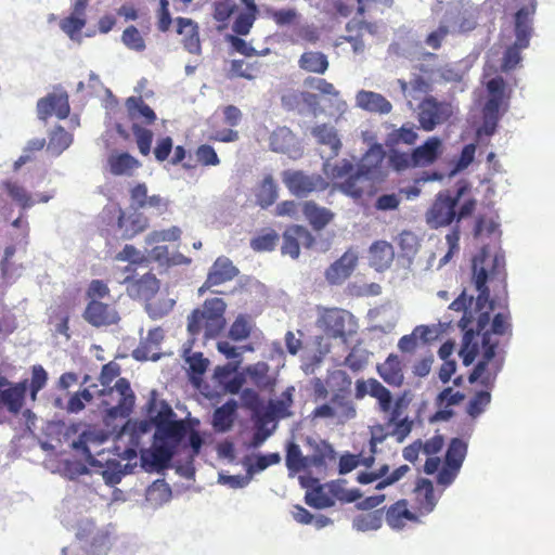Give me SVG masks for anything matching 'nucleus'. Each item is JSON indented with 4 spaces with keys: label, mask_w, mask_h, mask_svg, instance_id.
I'll list each match as a JSON object with an SVG mask.
<instances>
[{
    "label": "nucleus",
    "mask_w": 555,
    "mask_h": 555,
    "mask_svg": "<svg viewBox=\"0 0 555 555\" xmlns=\"http://www.w3.org/2000/svg\"><path fill=\"white\" fill-rule=\"evenodd\" d=\"M473 282L478 296L476 298L477 318L474 326L475 338L481 336L479 347L480 359L468 376V382H479L483 387L492 386L499 372L503 366V357L498 356L499 340L493 335L512 336V324L509 313L499 312L493 317L490 328V313L493 310V302L490 300V289L487 286L488 280L505 279V259L503 255L491 256L486 248L473 258L472 264Z\"/></svg>",
    "instance_id": "1"
},
{
    "label": "nucleus",
    "mask_w": 555,
    "mask_h": 555,
    "mask_svg": "<svg viewBox=\"0 0 555 555\" xmlns=\"http://www.w3.org/2000/svg\"><path fill=\"white\" fill-rule=\"evenodd\" d=\"M225 302L214 297L204 301L202 309H195L189 317L188 331L192 336L204 333L206 339L215 338L225 325Z\"/></svg>",
    "instance_id": "2"
},
{
    "label": "nucleus",
    "mask_w": 555,
    "mask_h": 555,
    "mask_svg": "<svg viewBox=\"0 0 555 555\" xmlns=\"http://www.w3.org/2000/svg\"><path fill=\"white\" fill-rule=\"evenodd\" d=\"M127 116L132 121L131 130L139 152L147 156L152 151L153 132L144 126L153 125L157 116L142 96H130L125 103Z\"/></svg>",
    "instance_id": "3"
},
{
    "label": "nucleus",
    "mask_w": 555,
    "mask_h": 555,
    "mask_svg": "<svg viewBox=\"0 0 555 555\" xmlns=\"http://www.w3.org/2000/svg\"><path fill=\"white\" fill-rule=\"evenodd\" d=\"M473 296H468L466 292L463 291L449 306L451 310L457 312L463 311V317L459 321V327L464 332L460 354L465 366L470 365L479 353V345L475 341V330L474 326H472L474 322L476 323V319L474 313L468 311V307L473 304Z\"/></svg>",
    "instance_id": "4"
},
{
    "label": "nucleus",
    "mask_w": 555,
    "mask_h": 555,
    "mask_svg": "<svg viewBox=\"0 0 555 555\" xmlns=\"http://www.w3.org/2000/svg\"><path fill=\"white\" fill-rule=\"evenodd\" d=\"M463 191L452 196L450 191L439 192L425 214L426 223L430 229L444 228L456 221V207Z\"/></svg>",
    "instance_id": "5"
},
{
    "label": "nucleus",
    "mask_w": 555,
    "mask_h": 555,
    "mask_svg": "<svg viewBox=\"0 0 555 555\" xmlns=\"http://www.w3.org/2000/svg\"><path fill=\"white\" fill-rule=\"evenodd\" d=\"M453 114L452 105L428 95L418 104L417 120L425 131H433L437 126L447 122Z\"/></svg>",
    "instance_id": "6"
},
{
    "label": "nucleus",
    "mask_w": 555,
    "mask_h": 555,
    "mask_svg": "<svg viewBox=\"0 0 555 555\" xmlns=\"http://www.w3.org/2000/svg\"><path fill=\"white\" fill-rule=\"evenodd\" d=\"M282 180L287 190L297 197H306L312 192H321L328 186L321 175H307L301 170H285L282 173Z\"/></svg>",
    "instance_id": "7"
},
{
    "label": "nucleus",
    "mask_w": 555,
    "mask_h": 555,
    "mask_svg": "<svg viewBox=\"0 0 555 555\" xmlns=\"http://www.w3.org/2000/svg\"><path fill=\"white\" fill-rule=\"evenodd\" d=\"M467 454V443L460 439H451L444 457V464L438 472L437 482L441 486H450L456 478Z\"/></svg>",
    "instance_id": "8"
},
{
    "label": "nucleus",
    "mask_w": 555,
    "mask_h": 555,
    "mask_svg": "<svg viewBox=\"0 0 555 555\" xmlns=\"http://www.w3.org/2000/svg\"><path fill=\"white\" fill-rule=\"evenodd\" d=\"M322 323L330 337L341 338L344 341L356 333L353 315L344 309H327L322 315Z\"/></svg>",
    "instance_id": "9"
},
{
    "label": "nucleus",
    "mask_w": 555,
    "mask_h": 555,
    "mask_svg": "<svg viewBox=\"0 0 555 555\" xmlns=\"http://www.w3.org/2000/svg\"><path fill=\"white\" fill-rule=\"evenodd\" d=\"M70 113L68 93L59 90L48 93L37 102V115L42 121L55 116L59 119H65Z\"/></svg>",
    "instance_id": "10"
},
{
    "label": "nucleus",
    "mask_w": 555,
    "mask_h": 555,
    "mask_svg": "<svg viewBox=\"0 0 555 555\" xmlns=\"http://www.w3.org/2000/svg\"><path fill=\"white\" fill-rule=\"evenodd\" d=\"M354 202L363 199L364 196H372L375 192V181L358 169L344 181L333 186Z\"/></svg>",
    "instance_id": "11"
},
{
    "label": "nucleus",
    "mask_w": 555,
    "mask_h": 555,
    "mask_svg": "<svg viewBox=\"0 0 555 555\" xmlns=\"http://www.w3.org/2000/svg\"><path fill=\"white\" fill-rule=\"evenodd\" d=\"M334 378H340L343 386L333 393L331 405L337 411V418L346 421L356 416V408L350 399L351 378L343 371L333 374Z\"/></svg>",
    "instance_id": "12"
},
{
    "label": "nucleus",
    "mask_w": 555,
    "mask_h": 555,
    "mask_svg": "<svg viewBox=\"0 0 555 555\" xmlns=\"http://www.w3.org/2000/svg\"><path fill=\"white\" fill-rule=\"evenodd\" d=\"M315 240L313 235L302 225H291L283 233V244L281 251L283 255H289L292 258H298L300 246L310 248Z\"/></svg>",
    "instance_id": "13"
},
{
    "label": "nucleus",
    "mask_w": 555,
    "mask_h": 555,
    "mask_svg": "<svg viewBox=\"0 0 555 555\" xmlns=\"http://www.w3.org/2000/svg\"><path fill=\"white\" fill-rule=\"evenodd\" d=\"M117 228L124 240H131L143 233L150 225L149 218L141 211L134 209L126 212L122 208L117 209Z\"/></svg>",
    "instance_id": "14"
},
{
    "label": "nucleus",
    "mask_w": 555,
    "mask_h": 555,
    "mask_svg": "<svg viewBox=\"0 0 555 555\" xmlns=\"http://www.w3.org/2000/svg\"><path fill=\"white\" fill-rule=\"evenodd\" d=\"M83 319L95 327L107 326L118 322L119 315L113 305L102 300H90L82 313Z\"/></svg>",
    "instance_id": "15"
},
{
    "label": "nucleus",
    "mask_w": 555,
    "mask_h": 555,
    "mask_svg": "<svg viewBox=\"0 0 555 555\" xmlns=\"http://www.w3.org/2000/svg\"><path fill=\"white\" fill-rule=\"evenodd\" d=\"M88 0H74L72 12L60 22V28L70 38L77 39L87 24Z\"/></svg>",
    "instance_id": "16"
},
{
    "label": "nucleus",
    "mask_w": 555,
    "mask_h": 555,
    "mask_svg": "<svg viewBox=\"0 0 555 555\" xmlns=\"http://www.w3.org/2000/svg\"><path fill=\"white\" fill-rule=\"evenodd\" d=\"M386 152L380 144H373L362 156L358 170L374 181L384 175Z\"/></svg>",
    "instance_id": "17"
},
{
    "label": "nucleus",
    "mask_w": 555,
    "mask_h": 555,
    "mask_svg": "<svg viewBox=\"0 0 555 555\" xmlns=\"http://www.w3.org/2000/svg\"><path fill=\"white\" fill-rule=\"evenodd\" d=\"M535 13V1L531 0L515 14V36L518 47L527 48L532 35V16Z\"/></svg>",
    "instance_id": "18"
},
{
    "label": "nucleus",
    "mask_w": 555,
    "mask_h": 555,
    "mask_svg": "<svg viewBox=\"0 0 555 555\" xmlns=\"http://www.w3.org/2000/svg\"><path fill=\"white\" fill-rule=\"evenodd\" d=\"M122 283L128 285L127 292L129 296L139 299H149L159 289V281L151 272L143 274L140 279L137 280L132 279L130 275H127Z\"/></svg>",
    "instance_id": "19"
},
{
    "label": "nucleus",
    "mask_w": 555,
    "mask_h": 555,
    "mask_svg": "<svg viewBox=\"0 0 555 555\" xmlns=\"http://www.w3.org/2000/svg\"><path fill=\"white\" fill-rule=\"evenodd\" d=\"M238 274V270L233 266L232 261L227 257H219L211 266L205 286L211 287L221 285L233 280Z\"/></svg>",
    "instance_id": "20"
},
{
    "label": "nucleus",
    "mask_w": 555,
    "mask_h": 555,
    "mask_svg": "<svg viewBox=\"0 0 555 555\" xmlns=\"http://www.w3.org/2000/svg\"><path fill=\"white\" fill-rule=\"evenodd\" d=\"M358 262V257L352 253H345L339 259L327 268L325 272L326 280L331 284H339L348 279L353 272Z\"/></svg>",
    "instance_id": "21"
},
{
    "label": "nucleus",
    "mask_w": 555,
    "mask_h": 555,
    "mask_svg": "<svg viewBox=\"0 0 555 555\" xmlns=\"http://www.w3.org/2000/svg\"><path fill=\"white\" fill-rule=\"evenodd\" d=\"M408 505V501L401 499L387 508L385 518L390 528L400 530L406 525L408 521H418L417 515L411 512Z\"/></svg>",
    "instance_id": "22"
},
{
    "label": "nucleus",
    "mask_w": 555,
    "mask_h": 555,
    "mask_svg": "<svg viewBox=\"0 0 555 555\" xmlns=\"http://www.w3.org/2000/svg\"><path fill=\"white\" fill-rule=\"evenodd\" d=\"M393 258V247L386 241H376L369 249L370 266L378 272H383L388 269L391 266Z\"/></svg>",
    "instance_id": "23"
},
{
    "label": "nucleus",
    "mask_w": 555,
    "mask_h": 555,
    "mask_svg": "<svg viewBox=\"0 0 555 555\" xmlns=\"http://www.w3.org/2000/svg\"><path fill=\"white\" fill-rule=\"evenodd\" d=\"M27 388L28 380L24 379L0 390V401L7 406L9 412L17 414L22 410Z\"/></svg>",
    "instance_id": "24"
},
{
    "label": "nucleus",
    "mask_w": 555,
    "mask_h": 555,
    "mask_svg": "<svg viewBox=\"0 0 555 555\" xmlns=\"http://www.w3.org/2000/svg\"><path fill=\"white\" fill-rule=\"evenodd\" d=\"M357 105L370 113L388 114L392 109L391 103L380 93L360 90L356 95Z\"/></svg>",
    "instance_id": "25"
},
{
    "label": "nucleus",
    "mask_w": 555,
    "mask_h": 555,
    "mask_svg": "<svg viewBox=\"0 0 555 555\" xmlns=\"http://www.w3.org/2000/svg\"><path fill=\"white\" fill-rule=\"evenodd\" d=\"M441 141L437 137L428 138L424 144L413 150L412 159L415 167H426L434 164L439 157Z\"/></svg>",
    "instance_id": "26"
},
{
    "label": "nucleus",
    "mask_w": 555,
    "mask_h": 555,
    "mask_svg": "<svg viewBox=\"0 0 555 555\" xmlns=\"http://www.w3.org/2000/svg\"><path fill=\"white\" fill-rule=\"evenodd\" d=\"M377 372L385 383L400 387L404 380L403 365L397 354H389L384 363L377 365Z\"/></svg>",
    "instance_id": "27"
},
{
    "label": "nucleus",
    "mask_w": 555,
    "mask_h": 555,
    "mask_svg": "<svg viewBox=\"0 0 555 555\" xmlns=\"http://www.w3.org/2000/svg\"><path fill=\"white\" fill-rule=\"evenodd\" d=\"M109 393L117 396V404L113 408L115 413L128 416L132 411L135 399L130 383L126 378L117 379L114 387L109 389Z\"/></svg>",
    "instance_id": "28"
},
{
    "label": "nucleus",
    "mask_w": 555,
    "mask_h": 555,
    "mask_svg": "<svg viewBox=\"0 0 555 555\" xmlns=\"http://www.w3.org/2000/svg\"><path fill=\"white\" fill-rule=\"evenodd\" d=\"M105 437L102 434H98L92 430L82 431L78 439L73 441V449L79 451L85 456L86 462L90 466H99L102 467V464L93 456L90 451V446H100L104 442Z\"/></svg>",
    "instance_id": "29"
},
{
    "label": "nucleus",
    "mask_w": 555,
    "mask_h": 555,
    "mask_svg": "<svg viewBox=\"0 0 555 555\" xmlns=\"http://www.w3.org/2000/svg\"><path fill=\"white\" fill-rule=\"evenodd\" d=\"M177 23V33L180 35H184L183 37V47L192 54L201 53V40L198 34L197 24L191 18L178 17L176 20Z\"/></svg>",
    "instance_id": "30"
},
{
    "label": "nucleus",
    "mask_w": 555,
    "mask_h": 555,
    "mask_svg": "<svg viewBox=\"0 0 555 555\" xmlns=\"http://www.w3.org/2000/svg\"><path fill=\"white\" fill-rule=\"evenodd\" d=\"M109 172L113 176H132L141 167V163L128 152L113 153L107 158Z\"/></svg>",
    "instance_id": "31"
},
{
    "label": "nucleus",
    "mask_w": 555,
    "mask_h": 555,
    "mask_svg": "<svg viewBox=\"0 0 555 555\" xmlns=\"http://www.w3.org/2000/svg\"><path fill=\"white\" fill-rule=\"evenodd\" d=\"M294 387L284 390L278 400H271L267 406L263 418L276 421L292 415L291 406L293 404Z\"/></svg>",
    "instance_id": "32"
},
{
    "label": "nucleus",
    "mask_w": 555,
    "mask_h": 555,
    "mask_svg": "<svg viewBox=\"0 0 555 555\" xmlns=\"http://www.w3.org/2000/svg\"><path fill=\"white\" fill-rule=\"evenodd\" d=\"M302 212L313 230L324 229L334 219V212L325 207L319 206L313 201L304 204Z\"/></svg>",
    "instance_id": "33"
},
{
    "label": "nucleus",
    "mask_w": 555,
    "mask_h": 555,
    "mask_svg": "<svg viewBox=\"0 0 555 555\" xmlns=\"http://www.w3.org/2000/svg\"><path fill=\"white\" fill-rule=\"evenodd\" d=\"M311 133L319 144L330 147L331 157L339 154L341 142L334 127L326 124L318 125L312 128Z\"/></svg>",
    "instance_id": "34"
},
{
    "label": "nucleus",
    "mask_w": 555,
    "mask_h": 555,
    "mask_svg": "<svg viewBox=\"0 0 555 555\" xmlns=\"http://www.w3.org/2000/svg\"><path fill=\"white\" fill-rule=\"evenodd\" d=\"M415 502L422 513H430L436 506V498L433 482L421 478L414 489Z\"/></svg>",
    "instance_id": "35"
},
{
    "label": "nucleus",
    "mask_w": 555,
    "mask_h": 555,
    "mask_svg": "<svg viewBox=\"0 0 555 555\" xmlns=\"http://www.w3.org/2000/svg\"><path fill=\"white\" fill-rule=\"evenodd\" d=\"M285 465L288 469L289 477H294L309 468L308 456L302 454L300 447L294 441L287 443Z\"/></svg>",
    "instance_id": "36"
},
{
    "label": "nucleus",
    "mask_w": 555,
    "mask_h": 555,
    "mask_svg": "<svg viewBox=\"0 0 555 555\" xmlns=\"http://www.w3.org/2000/svg\"><path fill=\"white\" fill-rule=\"evenodd\" d=\"M298 66L305 72L322 75L327 70L330 63L323 52L307 51L300 55Z\"/></svg>",
    "instance_id": "37"
},
{
    "label": "nucleus",
    "mask_w": 555,
    "mask_h": 555,
    "mask_svg": "<svg viewBox=\"0 0 555 555\" xmlns=\"http://www.w3.org/2000/svg\"><path fill=\"white\" fill-rule=\"evenodd\" d=\"M236 409L237 403L233 399L217 408L212 415L214 428L218 431L229 430L233 425Z\"/></svg>",
    "instance_id": "38"
},
{
    "label": "nucleus",
    "mask_w": 555,
    "mask_h": 555,
    "mask_svg": "<svg viewBox=\"0 0 555 555\" xmlns=\"http://www.w3.org/2000/svg\"><path fill=\"white\" fill-rule=\"evenodd\" d=\"M188 433V427L183 421L173 420L156 428L155 438L164 441H171L178 444Z\"/></svg>",
    "instance_id": "39"
},
{
    "label": "nucleus",
    "mask_w": 555,
    "mask_h": 555,
    "mask_svg": "<svg viewBox=\"0 0 555 555\" xmlns=\"http://www.w3.org/2000/svg\"><path fill=\"white\" fill-rule=\"evenodd\" d=\"M279 195L278 184L271 175H267L256 191V201L261 208H268L275 203Z\"/></svg>",
    "instance_id": "40"
},
{
    "label": "nucleus",
    "mask_w": 555,
    "mask_h": 555,
    "mask_svg": "<svg viewBox=\"0 0 555 555\" xmlns=\"http://www.w3.org/2000/svg\"><path fill=\"white\" fill-rule=\"evenodd\" d=\"M296 135L287 127L275 129L270 137V147L278 153H288L296 143Z\"/></svg>",
    "instance_id": "41"
},
{
    "label": "nucleus",
    "mask_w": 555,
    "mask_h": 555,
    "mask_svg": "<svg viewBox=\"0 0 555 555\" xmlns=\"http://www.w3.org/2000/svg\"><path fill=\"white\" fill-rule=\"evenodd\" d=\"M418 135L412 125H403L388 133L386 138V145L393 147L399 144L413 145Z\"/></svg>",
    "instance_id": "42"
},
{
    "label": "nucleus",
    "mask_w": 555,
    "mask_h": 555,
    "mask_svg": "<svg viewBox=\"0 0 555 555\" xmlns=\"http://www.w3.org/2000/svg\"><path fill=\"white\" fill-rule=\"evenodd\" d=\"M262 64L258 61L245 62L244 60H233L231 62L230 73L233 77H241L253 80L261 73Z\"/></svg>",
    "instance_id": "43"
},
{
    "label": "nucleus",
    "mask_w": 555,
    "mask_h": 555,
    "mask_svg": "<svg viewBox=\"0 0 555 555\" xmlns=\"http://www.w3.org/2000/svg\"><path fill=\"white\" fill-rule=\"evenodd\" d=\"M383 524V512L382 509H375L365 514L358 515L352 526L358 531H372L377 530Z\"/></svg>",
    "instance_id": "44"
},
{
    "label": "nucleus",
    "mask_w": 555,
    "mask_h": 555,
    "mask_svg": "<svg viewBox=\"0 0 555 555\" xmlns=\"http://www.w3.org/2000/svg\"><path fill=\"white\" fill-rule=\"evenodd\" d=\"M253 320L247 314H240L233 321L229 330V337L234 341L247 339L253 331Z\"/></svg>",
    "instance_id": "45"
},
{
    "label": "nucleus",
    "mask_w": 555,
    "mask_h": 555,
    "mask_svg": "<svg viewBox=\"0 0 555 555\" xmlns=\"http://www.w3.org/2000/svg\"><path fill=\"white\" fill-rule=\"evenodd\" d=\"M186 362L189 364V372L192 383L194 385H198L202 376L207 371L209 365L208 359L204 358L202 352H194L186 358Z\"/></svg>",
    "instance_id": "46"
},
{
    "label": "nucleus",
    "mask_w": 555,
    "mask_h": 555,
    "mask_svg": "<svg viewBox=\"0 0 555 555\" xmlns=\"http://www.w3.org/2000/svg\"><path fill=\"white\" fill-rule=\"evenodd\" d=\"M370 396L377 400L379 410L382 412H389L392 404V396L390 391L375 378H370Z\"/></svg>",
    "instance_id": "47"
},
{
    "label": "nucleus",
    "mask_w": 555,
    "mask_h": 555,
    "mask_svg": "<svg viewBox=\"0 0 555 555\" xmlns=\"http://www.w3.org/2000/svg\"><path fill=\"white\" fill-rule=\"evenodd\" d=\"M494 385V383L492 384ZM493 386L486 387V390L477 391L469 400L466 412L473 418L479 416L491 402V393L489 391Z\"/></svg>",
    "instance_id": "48"
},
{
    "label": "nucleus",
    "mask_w": 555,
    "mask_h": 555,
    "mask_svg": "<svg viewBox=\"0 0 555 555\" xmlns=\"http://www.w3.org/2000/svg\"><path fill=\"white\" fill-rule=\"evenodd\" d=\"M336 452L328 443L318 447L313 454L308 456L309 467L325 468L328 462L335 461Z\"/></svg>",
    "instance_id": "49"
},
{
    "label": "nucleus",
    "mask_w": 555,
    "mask_h": 555,
    "mask_svg": "<svg viewBox=\"0 0 555 555\" xmlns=\"http://www.w3.org/2000/svg\"><path fill=\"white\" fill-rule=\"evenodd\" d=\"M2 185L12 201L18 204L22 208H28L33 205L30 195L27 193L25 188L20 185L17 182L5 181Z\"/></svg>",
    "instance_id": "50"
},
{
    "label": "nucleus",
    "mask_w": 555,
    "mask_h": 555,
    "mask_svg": "<svg viewBox=\"0 0 555 555\" xmlns=\"http://www.w3.org/2000/svg\"><path fill=\"white\" fill-rule=\"evenodd\" d=\"M279 240V234L274 230H269L254 237L250 241V247L255 251H271L275 248Z\"/></svg>",
    "instance_id": "51"
},
{
    "label": "nucleus",
    "mask_w": 555,
    "mask_h": 555,
    "mask_svg": "<svg viewBox=\"0 0 555 555\" xmlns=\"http://www.w3.org/2000/svg\"><path fill=\"white\" fill-rule=\"evenodd\" d=\"M72 140V134L62 126H57L49 138V149L60 154L70 145Z\"/></svg>",
    "instance_id": "52"
},
{
    "label": "nucleus",
    "mask_w": 555,
    "mask_h": 555,
    "mask_svg": "<svg viewBox=\"0 0 555 555\" xmlns=\"http://www.w3.org/2000/svg\"><path fill=\"white\" fill-rule=\"evenodd\" d=\"M306 503L313 508H327L335 504V500L325 493L322 487H318L306 493Z\"/></svg>",
    "instance_id": "53"
},
{
    "label": "nucleus",
    "mask_w": 555,
    "mask_h": 555,
    "mask_svg": "<svg viewBox=\"0 0 555 555\" xmlns=\"http://www.w3.org/2000/svg\"><path fill=\"white\" fill-rule=\"evenodd\" d=\"M257 13H258V11H248V10L240 13L236 16V18L232 25V30L237 36L248 35L255 21H256Z\"/></svg>",
    "instance_id": "54"
},
{
    "label": "nucleus",
    "mask_w": 555,
    "mask_h": 555,
    "mask_svg": "<svg viewBox=\"0 0 555 555\" xmlns=\"http://www.w3.org/2000/svg\"><path fill=\"white\" fill-rule=\"evenodd\" d=\"M124 44L133 51L141 52L145 49V41L138 28L133 25L128 26L121 36Z\"/></svg>",
    "instance_id": "55"
},
{
    "label": "nucleus",
    "mask_w": 555,
    "mask_h": 555,
    "mask_svg": "<svg viewBox=\"0 0 555 555\" xmlns=\"http://www.w3.org/2000/svg\"><path fill=\"white\" fill-rule=\"evenodd\" d=\"M430 333L428 326L421 325L416 326L411 335H404L399 339L398 347L403 352H412L417 345L416 335L426 339V336Z\"/></svg>",
    "instance_id": "56"
},
{
    "label": "nucleus",
    "mask_w": 555,
    "mask_h": 555,
    "mask_svg": "<svg viewBox=\"0 0 555 555\" xmlns=\"http://www.w3.org/2000/svg\"><path fill=\"white\" fill-rule=\"evenodd\" d=\"M115 259L118 261H128L131 264H143L147 262V258L134 246L127 244L116 254Z\"/></svg>",
    "instance_id": "57"
},
{
    "label": "nucleus",
    "mask_w": 555,
    "mask_h": 555,
    "mask_svg": "<svg viewBox=\"0 0 555 555\" xmlns=\"http://www.w3.org/2000/svg\"><path fill=\"white\" fill-rule=\"evenodd\" d=\"M281 455L279 453L259 454L256 456L255 462L247 468L248 474H255L264 470L271 465L279 464Z\"/></svg>",
    "instance_id": "58"
},
{
    "label": "nucleus",
    "mask_w": 555,
    "mask_h": 555,
    "mask_svg": "<svg viewBox=\"0 0 555 555\" xmlns=\"http://www.w3.org/2000/svg\"><path fill=\"white\" fill-rule=\"evenodd\" d=\"M398 246L405 256H410L417 250V236L411 231H402L397 237Z\"/></svg>",
    "instance_id": "59"
},
{
    "label": "nucleus",
    "mask_w": 555,
    "mask_h": 555,
    "mask_svg": "<svg viewBox=\"0 0 555 555\" xmlns=\"http://www.w3.org/2000/svg\"><path fill=\"white\" fill-rule=\"evenodd\" d=\"M197 162L203 166H217L220 164V159L215 149L208 144H202L196 149L195 152Z\"/></svg>",
    "instance_id": "60"
},
{
    "label": "nucleus",
    "mask_w": 555,
    "mask_h": 555,
    "mask_svg": "<svg viewBox=\"0 0 555 555\" xmlns=\"http://www.w3.org/2000/svg\"><path fill=\"white\" fill-rule=\"evenodd\" d=\"M111 291L107 284L102 280H92L87 288L86 296L88 300H102L109 297Z\"/></svg>",
    "instance_id": "61"
},
{
    "label": "nucleus",
    "mask_w": 555,
    "mask_h": 555,
    "mask_svg": "<svg viewBox=\"0 0 555 555\" xmlns=\"http://www.w3.org/2000/svg\"><path fill=\"white\" fill-rule=\"evenodd\" d=\"M236 10L235 3L229 0H221L214 3V18L219 23L227 22Z\"/></svg>",
    "instance_id": "62"
},
{
    "label": "nucleus",
    "mask_w": 555,
    "mask_h": 555,
    "mask_svg": "<svg viewBox=\"0 0 555 555\" xmlns=\"http://www.w3.org/2000/svg\"><path fill=\"white\" fill-rule=\"evenodd\" d=\"M268 15L274 21V23L279 26H285L293 24L298 13L295 9H281V10H270L268 11Z\"/></svg>",
    "instance_id": "63"
},
{
    "label": "nucleus",
    "mask_w": 555,
    "mask_h": 555,
    "mask_svg": "<svg viewBox=\"0 0 555 555\" xmlns=\"http://www.w3.org/2000/svg\"><path fill=\"white\" fill-rule=\"evenodd\" d=\"M465 399V395L461 391H453L451 387L444 388L437 397L440 406L449 408L456 405Z\"/></svg>",
    "instance_id": "64"
}]
</instances>
